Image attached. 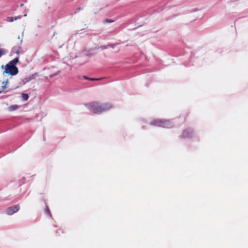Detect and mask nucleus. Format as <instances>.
Here are the masks:
<instances>
[{"label": "nucleus", "instance_id": "obj_11", "mask_svg": "<svg viewBox=\"0 0 248 248\" xmlns=\"http://www.w3.org/2000/svg\"><path fill=\"white\" fill-rule=\"evenodd\" d=\"M6 54V50L2 48H0V58Z\"/></svg>", "mask_w": 248, "mask_h": 248}, {"label": "nucleus", "instance_id": "obj_7", "mask_svg": "<svg viewBox=\"0 0 248 248\" xmlns=\"http://www.w3.org/2000/svg\"><path fill=\"white\" fill-rule=\"evenodd\" d=\"M20 17L19 16H17L15 18H13L12 17H7V21H8V22H13L14 21V20H17V19H20Z\"/></svg>", "mask_w": 248, "mask_h": 248}, {"label": "nucleus", "instance_id": "obj_4", "mask_svg": "<svg viewBox=\"0 0 248 248\" xmlns=\"http://www.w3.org/2000/svg\"><path fill=\"white\" fill-rule=\"evenodd\" d=\"M20 209V206L18 204L13 205L8 207L6 209V213L8 215H12L16 213Z\"/></svg>", "mask_w": 248, "mask_h": 248}, {"label": "nucleus", "instance_id": "obj_9", "mask_svg": "<svg viewBox=\"0 0 248 248\" xmlns=\"http://www.w3.org/2000/svg\"><path fill=\"white\" fill-rule=\"evenodd\" d=\"M18 108V106L16 105H12L9 107V109L10 111H13Z\"/></svg>", "mask_w": 248, "mask_h": 248}, {"label": "nucleus", "instance_id": "obj_10", "mask_svg": "<svg viewBox=\"0 0 248 248\" xmlns=\"http://www.w3.org/2000/svg\"><path fill=\"white\" fill-rule=\"evenodd\" d=\"M22 98L24 101H26L29 98V95L27 93H22Z\"/></svg>", "mask_w": 248, "mask_h": 248}, {"label": "nucleus", "instance_id": "obj_14", "mask_svg": "<svg viewBox=\"0 0 248 248\" xmlns=\"http://www.w3.org/2000/svg\"><path fill=\"white\" fill-rule=\"evenodd\" d=\"M23 5V4H21L20 5V6L21 7V6H22Z\"/></svg>", "mask_w": 248, "mask_h": 248}, {"label": "nucleus", "instance_id": "obj_15", "mask_svg": "<svg viewBox=\"0 0 248 248\" xmlns=\"http://www.w3.org/2000/svg\"><path fill=\"white\" fill-rule=\"evenodd\" d=\"M1 93V91H0V93Z\"/></svg>", "mask_w": 248, "mask_h": 248}, {"label": "nucleus", "instance_id": "obj_12", "mask_svg": "<svg viewBox=\"0 0 248 248\" xmlns=\"http://www.w3.org/2000/svg\"><path fill=\"white\" fill-rule=\"evenodd\" d=\"M7 81L6 82V83L4 84V85H3L1 87V88L2 89V90H4L5 89H6V83H7Z\"/></svg>", "mask_w": 248, "mask_h": 248}, {"label": "nucleus", "instance_id": "obj_2", "mask_svg": "<svg viewBox=\"0 0 248 248\" xmlns=\"http://www.w3.org/2000/svg\"><path fill=\"white\" fill-rule=\"evenodd\" d=\"M18 62L19 58L16 57L7 63L5 65V70L3 72V75L5 74L11 76L16 75L18 73V69L16 65Z\"/></svg>", "mask_w": 248, "mask_h": 248}, {"label": "nucleus", "instance_id": "obj_8", "mask_svg": "<svg viewBox=\"0 0 248 248\" xmlns=\"http://www.w3.org/2000/svg\"><path fill=\"white\" fill-rule=\"evenodd\" d=\"M84 78L87 80H91V81H97L99 80L102 79V78H88L87 77L84 76Z\"/></svg>", "mask_w": 248, "mask_h": 248}, {"label": "nucleus", "instance_id": "obj_5", "mask_svg": "<svg viewBox=\"0 0 248 248\" xmlns=\"http://www.w3.org/2000/svg\"><path fill=\"white\" fill-rule=\"evenodd\" d=\"M192 133L191 131H190V130H185L183 133H182V136L183 137L185 138V137H189V134Z\"/></svg>", "mask_w": 248, "mask_h": 248}, {"label": "nucleus", "instance_id": "obj_13", "mask_svg": "<svg viewBox=\"0 0 248 248\" xmlns=\"http://www.w3.org/2000/svg\"><path fill=\"white\" fill-rule=\"evenodd\" d=\"M81 9V8L80 7H79L78 8L77 10H80Z\"/></svg>", "mask_w": 248, "mask_h": 248}, {"label": "nucleus", "instance_id": "obj_6", "mask_svg": "<svg viewBox=\"0 0 248 248\" xmlns=\"http://www.w3.org/2000/svg\"><path fill=\"white\" fill-rule=\"evenodd\" d=\"M45 212L48 217H52V215L51 214L50 211L47 206H46Z\"/></svg>", "mask_w": 248, "mask_h": 248}, {"label": "nucleus", "instance_id": "obj_1", "mask_svg": "<svg viewBox=\"0 0 248 248\" xmlns=\"http://www.w3.org/2000/svg\"><path fill=\"white\" fill-rule=\"evenodd\" d=\"M88 106L89 109L93 113H101L112 108V105L110 103L101 104L98 102H92Z\"/></svg>", "mask_w": 248, "mask_h": 248}, {"label": "nucleus", "instance_id": "obj_3", "mask_svg": "<svg viewBox=\"0 0 248 248\" xmlns=\"http://www.w3.org/2000/svg\"><path fill=\"white\" fill-rule=\"evenodd\" d=\"M152 124L168 128L171 127L170 122L167 120H155L152 122Z\"/></svg>", "mask_w": 248, "mask_h": 248}]
</instances>
